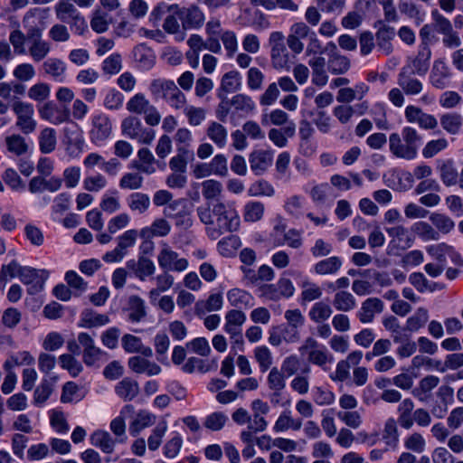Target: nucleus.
Returning <instances> with one entry per match:
<instances>
[{"label": "nucleus", "mask_w": 463, "mask_h": 463, "mask_svg": "<svg viewBox=\"0 0 463 463\" xmlns=\"http://www.w3.org/2000/svg\"><path fill=\"white\" fill-rule=\"evenodd\" d=\"M11 107L16 116L15 127L24 135L33 133L37 128L33 106L28 102L15 100Z\"/></svg>", "instance_id": "20e7f679"}, {"label": "nucleus", "mask_w": 463, "mask_h": 463, "mask_svg": "<svg viewBox=\"0 0 463 463\" xmlns=\"http://www.w3.org/2000/svg\"><path fill=\"white\" fill-rule=\"evenodd\" d=\"M47 278L48 271L45 269H36L31 267H22L19 276L20 280L24 284L30 285V288L27 289L30 295H33L41 291Z\"/></svg>", "instance_id": "1a4fd4ad"}, {"label": "nucleus", "mask_w": 463, "mask_h": 463, "mask_svg": "<svg viewBox=\"0 0 463 463\" xmlns=\"http://www.w3.org/2000/svg\"><path fill=\"white\" fill-rule=\"evenodd\" d=\"M227 299L232 307L241 308L250 306L252 298L248 292L240 288H232L228 291Z\"/></svg>", "instance_id": "864d4df0"}, {"label": "nucleus", "mask_w": 463, "mask_h": 463, "mask_svg": "<svg viewBox=\"0 0 463 463\" xmlns=\"http://www.w3.org/2000/svg\"><path fill=\"white\" fill-rule=\"evenodd\" d=\"M216 368L217 362L215 360H213L211 363H207L197 357L188 358L182 367L183 371L187 373H193L195 370H198L200 373H207Z\"/></svg>", "instance_id": "37998d69"}, {"label": "nucleus", "mask_w": 463, "mask_h": 463, "mask_svg": "<svg viewBox=\"0 0 463 463\" xmlns=\"http://www.w3.org/2000/svg\"><path fill=\"white\" fill-rule=\"evenodd\" d=\"M241 78L238 71H231L226 72L222 78L220 90L226 93L235 92L241 89Z\"/></svg>", "instance_id": "de8ad7c7"}, {"label": "nucleus", "mask_w": 463, "mask_h": 463, "mask_svg": "<svg viewBox=\"0 0 463 463\" xmlns=\"http://www.w3.org/2000/svg\"><path fill=\"white\" fill-rule=\"evenodd\" d=\"M57 18L66 24L73 23L75 25H85L84 19L80 16L77 8L69 0H60L55 5Z\"/></svg>", "instance_id": "9d476101"}, {"label": "nucleus", "mask_w": 463, "mask_h": 463, "mask_svg": "<svg viewBox=\"0 0 463 463\" xmlns=\"http://www.w3.org/2000/svg\"><path fill=\"white\" fill-rule=\"evenodd\" d=\"M91 445L99 448L103 453L111 454L115 449V445L118 441L117 439H113L111 435L102 430H95L90 438Z\"/></svg>", "instance_id": "5701e85b"}, {"label": "nucleus", "mask_w": 463, "mask_h": 463, "mask_svg": "<svg viewBox=\"0 0 463 463\" xmlns=\"http://www.w3.org/2000/svg\"><path fill=\"white\" fill-rule=\"evenodd\" d=\"M133 56L141 70L148 71L155 65L156 55L153 51L145 44L136 46L133 50Z\"/></svg>", "instance_id": "393cba45"}, {"label": "nucleus", "mask_w": 463, "mask_h": 463, "mask_svg": "<svg viewBox=\"0 0 463 463\" xmlns=\"http://www.w3.org/2000/svg\"><path fill=\"white\" fill-rule=\"evenodd\" d=\"M137 231L134 229L124 232L117 238V247L105 253L102 260L107 263L119 262L128 252V249L133 247L137 241Z\"/></svg>", "instance_id": "423d86ee"}, {"label": "nucleus", "mask_w": 463, "mask_h": 463, "mask_svg": "<svg viewBox=\"0 0 463 463\" xmlns=\"http://www.w3.org/2000/svg\"><path fill=\"white\" fill-rule=\"evenodd\" d=\"M159 267L165 271H184L188 268V260L179 258V254L173 250L165 242L162 243V249L157 255Z\"/></svg>", "instance_id": "6e6552de"}, {"label": "nucleus", "mask_w": 463, "mask_h": 463, "mask_svg": "<svg viewBox=\"0 0 463 463\" xmlns=\"http://www.w3.org/2000/svg\"><path fill=\"white\" fill-rule=\"evenodd\" d=\"M285 36L281 32H273L269 37L271 64L274 69H283L288 62V52L285 45Z\"/></svg>", "instance_id": "0eeeda50"}, {"label": "nucleus", "mask_w": 463, "mask_h": 463, "mask_svg": "<svg viewBox=\"0 0 463 463\" xmlns=\"http://www.w3.org/2000/svg\"><path fill=\"white\" fill-rule=\"evenodd\" d=\"M222 296L221 293L211 294L206 300H200L194 306V313L198 317L205 315L207 312L220 310L222 307Z\"/></svg>", "instance_id": "cd10ccee"}, {"label": "nucleus", "mask_w": 463, "mask_h": 463, "mask_svg": "<svg viewBox=\"0 0 463 463\" xmlns=\"http://www.w3.org/2000/svg\"><path fill=\"white\" fill-rule=\"evenodd\" d=\"M232 108L236 112L248 115L255 109V103L252 99L245 94H236L232 99Z\"/></svg>", "instance_id": "09e8293b"}, {"label": "nucleus", "mask_w": 463, "mask_h": 463, "mask_svg": "<svg viewBox=\"0 0 463 463\" xmlns=\"http://www.w3.org/2000/svg\"><path fill=\"white\" fill-rule=\"evenodd\" d=\"M264 204L260 202H249L244 206L243 218L246 222H255L260 221L264 214Z\"/></svg>", "instance_id": "5fc2aeb1"}, {"label": "nucleus", "mask_w": 463, "mask_h": 463, "mask_svg": "<svg viewBox=\"0 0 463 463\" xmlns=\"http://www.w3.org/2000/svg\"><path fill=\"white\" fill-rule=\"evenodd\" d=\"M428 310L424 307H419L415 314L410 317L406 322L405 331L416 332L428 322Z\"/></svg>", "instance_id": "603ef678"}, {"label": "nucleus", "mask_w": 463, "mask_h": 463, "mask_svg": "<svg viewBox=\"0 0 463 463\" xmlns=\"http://www.w3.org/2000/svg\"><path fill=\"white\" fill-rule=\"evenodd\" d=\"M6 151L17 157L25 155L29 150V145L20 134H12L5 137Z\"/></svg>", "instance_id": "bb28decb"}, {"label": "nucleus", "mask_w": 463, "mask_h": 463, "mask_svg": "<svg viewBox=\"0 0 463 463\" xmlns=\"http://www.w3.org/2000/svg\"><path fill=\"white\" fill-rule=\"evenodd\" d=\"M128 365L135 373H146L148 376L157 375L162 371L157 364L139 355L130 357Z\"/></svg>", "instance_id": "a211bd4d"}, {"label": "nucleus", "mask_w": 463, "mask_h": 463, "mask_svg": "<svg viewBox=\"0 0 463 463\" xmlns=\"http://www.w3.org/2000/svg\"><path fill=\"white\" fill-rule=\"evenodd\" d=\"M389 147L391 153L398 158L411 160L417 156L416 148L411 147L409 145L404 143L398 133H392L390 135Z\"/></svg>", "instance_id": "dca6fc26"}, {"label": "nucleus", "mask_w": 463, "mask_h": 463, "mask_svg": "<svg viewBox=\"0 0 463 463\" xmlns=\"http://www.w3.org/2000/svg\"><path fill=\"white\" fill-rule=\"evenodd\" d=\"M128 208L139 214L145 213L150 207V198L146 194L133 193L127 199Z\"/></svg>", "instance_id": "e433bc0d"}, {"label": "nucleus", "mask_w": 463, "mask_h": 463, "mask_svg": "<svg viewBox=\"0 0 463 463\" xmlns=\"http://www.w3.org/2000/svg\"><path fill=\"white\" fill-rule=\"evenodd\" d=\"M463 366V354L455 353L447 355L444 364L440 361L436 362V369L441 373H444L447 369L457 370Z\"/></svg>", "instance_id": "338daca9"}, {"label": "nucleus", "mask_w": 463, "mask_h": 463, "mask_svg": "<svg viewBox=\"0 0 463 463\" xmlns=\"http://www.w3.org/2000/svg\"><path fill=\"white\" fill-rule=\"evenodd\" d=\"M439 177L446 186H452L458 184V173L452 159L442 162L439 166Z\"/></svg>", "instance_id": "2f4dec72"}, {"label": "nucleus", "mask_w": 463, "mask_h": 463, "mask_svg": "<svg viewBox=\"0 0 463 463\" xmlns=\"http://www.w3.org/2000/svg\"><path fill=\"white\" fill-rule=\"evenodd\" d=\"M140 389L138 383L130 378L125 377L115 386L116 394L126 402H131L139 394Z\"/></svg>", "instance_id": "4be33fe9"}, {"label": "nucleus", "mask_w": 463, "mask_h": 463, "mask_svg": "<svg viewBox=\"0 0 463 463\" xmlns=\"http://www.w3.org/2000/svg\"><path fill=\"white\" fill-rule=\"evenodd\" d=\"M227 421L228 416L224 412L215 411L205 418L203 425L211 430L218 431L224 427Z\"/></svg>", "instance_id": "774afa93"}, {"label": "nucleus", "mask_w": 463, "mask_h": 463, "mask_svg": "<svg viewBox=\"0 0 463 463\" xmlns=\"http://www.w3.org/2000/svg\"><path fill=\"white\" fill-rule=\"evenodd\" d=\"M412 73L408 67H403L398 74V86L408 96H415L420 94L423 90L422 82L412 77Z\"/></svg>", "instance_id": "ddd939ff"}, {"label": "nucleus", "mask_w": 463, "mask_h": 463, "mask_svg": "<svg viewBox=\"0 0 463 463\" xmlns=\"http://www.w3.org/2000/svg\"><path fill=\"white\" fill-rule=\"evenodd\" d=\"M109 322V319L107 315L98 314L93 310L86 309L81 314L80 326L91 328L104 326Z\"/></svg>", "instance_id": "ea45409f"}, {"label": "nucleus", "mask_w": 463, "mask_h": 463, "mask_svg": "<svg viewBox=\"0 0 463 463\" xmlns=\"http://www.w3.org/2000/svg\"><path fill=\"white\" fill-rule=\"evenodd\" d=\"M296 128L292 126L280 128H271L268 133L269 139L278 147H285L288 145V138L293 137L296 134Z\"/></svg>", "instance_id": "7c9ffc66"}, {"label": "nucleus", "mask_w": 463, "mask_h": 463, "mask_svg": "<svg viewBox=\"0 0 463 463\" xmlns=\"http://www.w3.org/2000/svg\"><path fill=\"white\" fill-rule=\"evenodd\" d=\"M111 122L104 114L96 115L92 119L90 139L93 143L99 144L107 139L111 134Z\"/></svg>", "instance_id": "4468645a"}, {"label": "nucleus", "mask_w": 463, "mask_h": 463, "mask_svg": "<svg viewBox=\"0 0 463 463\" xmlns=\"http://www.w3.org/2000/svg\"><path fill=\"white\" fill-rule=\"evenodd\" d=\"M342 267V260L339 257L333 256L318 261L314 269L319 275H330L336 273Z\"/></svg>", "instance_id": "c03bdc74"}, {"label": "nucleus", "mask_w": 463, "mask_h": 463, "mask_svg": "<svg viewBox=\"0 0 463 463\" xmlns=\"http://www.w3.org/2000/svg\"><path fill=\"white\" fill-rule=\"evenodd\" d=\"M267 381L269 388L273 391L270 401L274 402V397H279L286 387L284 373L277 367H273L268 375Z\"/></svg>", "instance_id": "72a5a7b5"}, {"label": "nucleus", "mask_w": 463, "mask_h": 463, "mask_svg": "<svg viewBox=\"0 0 463 463\" xmlns=\"http://www.w3.org/2000/svg\"><path fill=\"white\" fill-rule=\"evenodd\" d=\"M53 392V384L48 379H43L33 392V404L42 406Z\"/></svg>", "instance_id": "3c124183"}, {"label": "nucleus", "mask_w": 463, "mask_h": 463, "mask_svg": "<svg viewBox=\"0 0 463 463\" xmlns=\"http://www.w3.org/2000/svg\"><path fill=\"white\" fill-rule=\"evenodd\" d=\"M56 132L52 128H43L39 136L40 151L43 154L52 152L56 147Z\"/></svg>", "instance_id": "a18cd8bd"}, {"label": "nucleus", "mask_w": 463, "mask_h": 463, "mask_svg": "<svg viewBox=\"0 0 463 463\" xmlns=\"http://www.w3.org/2000/svg\"><path fill=\"white\" fill-rule=\"evenodd\" d=\"M383 310V302L378 298H369L365 299L358 312V317L364 324L373 322L375 314H380Z\"/></svg>", "instance_id": "6ab92c4d"}, {"label": "nucleus", "mask_w": 463, "mask_h": 463, "mask_svg": "<svg viewBox=\"0 0 463 463\" xmlns=\"http://www.w3.org/2000/svg\"><path fill=\"white\" fill-rule=\"evenodd\" d=\"M126 108L129 113L144 115L145 121L148 126L155 127L160 123L159 111L144 93L138 92L132 96L127 102Z\"/></svg>", "instance_id": "f03ea898"}, {"label": "nucleus", "mask_w": 463, "mask_h": 463, "mask_svg": "<svg viewBox=\"0 0 463 463\" xmlns=\"http://www.w3.org/2000/svg\"><path fill=\"white\" fill-rule=\"evenodd\" d=\"M156 416L146 411H140L129 426V432L137 436L142 430L152 426L155 423Z\"/></svg>", "instance_id": "4c0bfd02"}, {"label": "nucleus", "mask_w": 463, "mask_h": 463, "mask_svg": "<svg viewBox=\"0 0 463 463\" xmlns=\"http://www.w3.org/2000/svg\"><path fill=\"white\" fill-rule=\"evenodd\" d=\"M412 231L423 241H438L439 239V233L425 222H415Z\"/></svg>", "instance_id": "13d9d810"}, {"label": "nucleus", "mask_w": 463, "mask_h": 463, "mask_svg": "<svg viewBox=\"0 0 463 463\" xmlns=\"http://www.w3.org/2000/svg\"><path fill=\"white\" fill-rule=\"evenodd\" d=\"M166 430L167 423L165 420L159 422L152 430V434L148 437L147 439V445L150 450L155 451L160 447L162 439L165 436Z\"/></svg>", "instance_id": "e2e57ef3"}, {"label": "nucleus", "mask_w": 463, "mask_h": 463, "mask_svg": "<svg viewBox=\"0 0 463 463\" xmlns=\"http://www.w3.org/2000/svg\"><path fill=\"white\" fill-rule=\"evenodd\" d=\"M394 28L386 25L381 27L376 33L377 46L386 55L392 51L391 40L394 37Z\"/></svg>", "instance_id": "58836bf2"}, {"label": "nucleus", "mask_w": 463, "mask_h": 463, "mask_svg": "<svg viewBox=\"0 0 463 463\" xmlns=\"http://www.w3.org/2000/svg\"><path fill=\"white\" fill-rule=\"evenodd\" d=\"M332 308L329 305L320 301L317 302L309 310V317L316 323H322L332 315Z\"/></svg>", "instance_id": "6e6d98bb"}, {"label": "nucleus", "mask_w": 463, "mask_h": 463, "mask_svg": "<svg viewBox=\"0 0 463 463\" xmlns=\"http://www.w3.org/2000/svg\"><path fill=\"white\" fill-rule=\"evenodd\" d=\"M388 235L392 239V242H396L402 249L411 248L413 244V238L409 231L402 225H396L386 228Z\"/></svg>", "instance_id": "c756f323"}, {"label": "nucleus", "mask_w": 463, "mask_h": 463, "mask_svg": "<svg viewBox=\"0 0 463 463\" xmlns=\"http://www.w3.org/2000/svg\"><path fill=\"white\" fill-rule=\"evenodd\" d=\"M43 68L44 72L52 76L54 80L58 81L63 80L66 65L61 60L50 58L43 62Z\"/></svg>", "instance_id": "79ce46f5"}, {"label": "nucleus", "mask_w": 463, "mask_h": 463, "mask_svg": "<svg viewBox=\"0 0 463 463\" xmlns=\"http://www.w3.org/2000/svg\"><path fill=\"white\" fill-rule=\"evenodd\" d=\"M442 128L449 134H458L462 126V118L456 113H448L440 118Z\"/></svg>", "instance_id": "4d7b16f0"}, {"label": "nucleus", "mask_w": 463, "mask_h": 463, "mask_svg": "<svg viewBox=\"0 0 463 463\" xmlns=\"http://www.w3.org/2000/svg\"><path fill=\"white\" fill-rule=\"evenodd\" d=\"M404 115L408 122L416 123L424 129H434L438 126L434 116L423 112L421 109L413 105L406 107Z\"/></svg>", "instance_id": "9b49d317"}, {"label": "nucleus", "mask_w": 463, "mask_h": 463, "mask_svg": "<svg viewBox=\"0 0 463 463\" xmlns=\"http://www.w3.org/2000/svg\"><path fill=\"white\" fill-rule=\"evenodd\" d=\"M128 318L132 322H140L146 317L145 301L137 295H132L128 298Z\"/></svg>", "instance_id": "f704fd0d"}, {"label": "nucleus", "mask_w": 463, "mask_h": 463, "mask_svg": "<svg viewBox=\"0 0 463 463\" xmlns=\"http://www.w3.org/2000/svg\"><path fill=\"white\" fill-rule=\"evenodd\" d=\"M383 439L385 441V444L390 448L395 449L397 447L399 441V432L397 423L394 419L390 418L385 421Z\"/></svg>", "instance_id": "8fccbe9b"}, {"label": "nucleus", "mask_w": 463, "mask_h": 463, "mask_svg": "<svg viewBox=\"0 0 463 463\" xmlns=\"http://www.w3.org/2000/svg\"><path fill=\"white\" fill-rule=\"evenodd\" d=\"M269 118V123L278 126V127H288L289 125L296 127L294 121L289 119V116L287 112L280 109H276L270 111L269 114H265L262 116L261 122L262 124H266L267 119Z\"/></svg>", "instance_id": "49530a36"}, {"label": "nucleus", "mask_w": 463, "mask_h": 463, "mask_svg": "<svg viewBox=\"0 0 463 463\" xmlns=\"http://www.w3.org/2000/svg\"><path fill=\"white\" fill-rule=\"evenodd\" d=\"M449 77L450 71L447 64L441 60L435 61L430 76L432 86L439 90L445 89Z\"/></svg>", "instance_id": "412c9836"}, {"label": "nucleus", "mask_w": 463, "mask_h": 463, "mask_svg": "<svg viewBox=\"0 0 463 463\" xmlns=\"http://www.w3.org/2000/svg\"><path fill=\"white\" fill-rule=\"evenodd\" d=\"M134 413V406L131 404L125 405L120 411V415L116 417L110 422L111 431L118 437L117 439L119 443H124L127 439L126 436V424L124 417L126 415Z\"/></svg>", "instance_id": "a878e982"}, {"label": "nucleus", "mask_w": 463, "mask_h": 463, "mask_svg": "<svg viewBox=\"0 0 463 463\" xmlns=\"http://www.w3.org/2000/svg\"><path fill=\"white\" fill-rule=\"evenodd\" d=\"M351 66L350 60L342 54L329 55L327 61V68L329 72L334 75H341L346 73Z\"/></svg>", "instance_id": "a19ab883"}, {"label": "nucleus", "mask_w": 463, "mask_h": 463, "mask_svg": "<svg viewBox=\"0 0 463 463\" xmlns=\"http://www.w3.org/2000/svg\"><path fill=\"white\" fill-rule=\"evenodd\" d=\"M168 10L169 12L175 10L184 30L198 29L204 23V14L197 5L180 8L177 5H169Z\"/></svg>", "instance_id": "39448f33"}, {"label": "nucleus", "mask_w": 463, "mask_h": 463, "mask_svg": "<svg viewBox=\"0 0 463 463\" xmlns=\"http://www.w3.org/2000/svg\"><path fill=\"white\" fill-rule=\"evenodd\" d=\"M151 95L156 99H167L168 97L179 90L174 80L165 79H154L148 87Z\"/></svg>", "instance_id": "aec40b11"}, {"label": "nucleus", "mask_w": 463, "mask_h": 463, "mask_svg": "<svg viewBox=\"0 0 463 463\" xmlns=\"http://www.w3.org/2000/svg\"><path fill=\"white\" fill-rule=\"evenodd\" d=\"M121 131L123 136L145 145L151 144L156 136L153 129L144 127L140 118L135 116H128L122 120Z\"/></svg>", "instance_id": "7ed1b4c3"}, {"label": "nucleus", "mask_w": 463, "mask_h": 463, "mask_svg": "<svg viewBox=\"0 0 463 463\" xmlns=\"http://www.w3.org/2000/svg\"><path fill=\"white\" fill-rule=\"evenodd\" d=\"M59 361L61 366L67 370L72 377L78 376L83 369L81 364L71 354H61Z\"/></svg>", "instance_id": "0e129e2a"}, {"label": "nucleus", "mask_w": 463, "mask_h": 463, "mask_svg": "<svg viewBox=\"0 0 463 463\" xmlns=\"http://www.w3.org/2000/svg\"><path fill=\"white\" fill-rule=\"evenodd\" d=\"M40 117L52 124L59 125L69 120L70 111L66 108H59L52 101L44 103L38 109Z\"/></svg>", "instance_id": "f8f14e48"}, {"label": "nucleus", "mask_w": 463, "mask_h": 463, "mask_svg": "<svg viewBox=\"0 0 463 463\" xmlns=\"http://www.w3.org/2000/svg\"><path fill=\"white\" fill-rule=\"evenodd\" d=\"M333 306L337 311L349 312L356 307V299L350 292L340 290L334 296Z\"/></svg>", "instance_id": "c9c22d12"}, {"label": "nucleus", "mask_w": 463, "mask_h": 463, "mask_svg": "<svg viewBox=\"0 0 463 463\" xmlns=\"http://www.w3.org/2000/svg\"><path fill=\"white\" fill-rule=\"evenodd\" d=\"M307 360L309 363L321 367L324 371H327V363L333 362V356L328 354L326 346H321L317 351L309 353Z\"/></svg>", "instance_id": "bf43d9fd"}, {"label": "nucleus", "mask_w": 463, "mask_h": 463, "mask_svg": "<svg viewBox=\"0 0 463 463\" xmlns=\"http://www.w3.org/2000/svg\"><path fill=\"white\" fill-rule=\"evenodd\" d=\"M171 231L170 223L164 218L156 219L148 227L140 231V237L145 240H150L153 237H165Z\"/></svg>", "instance_id": "b1692460"}, {"label": "nucleus", "mask_w": 463, "mask_h": 463, "mask_svg": "<svg viewBox=\"0 0 463 463\" xmlns=\"http://www.w3.org/2000/svg\"><path fill=\"white\" fill-rule=\"evenodd\" d=\"M431 57V51L430 46L420 45L418 53L415 58L411 61L407 66L412 74L424 76L430 68V60Z\"/></svg>", "instance_id": "f3484780"}, {"label": "nucleus", "mask_w": 463, "mask_h": 463, "mask_svg": "<svg viewBox=\"0 0 463 463\" xmlns=\"http://www.w3.org/2000/svg\"><path fill=\"white\" fill-rule=\"evenodd\" d=\"M395 344H399L396 354L400 358H407L411 356L417 350V344L411 340V335L406 332L400 335H396L393 339Z\"/></svg>", "instance_id": "473e14b6"}, {"label": "nucleus", "mask_w": 463, "mask_h": 463, "mask_svg": "<svg viewBox=\"0 0 463 463\" xmlns=\"http://www.w3.org/2000/svg\"><path fill=\"white\" fill-rule=\"evenodd\" d=\"M143 181L144 178L140 173H126L119 180V187L121 189L137 190L142 187Z\"/></svg>", "instance_id": "052dcab7"}, {"label": "nucleus", "mask_w": 463, "mask_h": 463, "mask_svg": "<svg viewBox=\"0 0 463 463\" xmlns=\"http://www.w3.org/2000/svg\"><path fill=\"white\" fill-rule=\"evenodd\" d=\"M104 74L114 75L118 73L122 69V57L119 53H112L107 57L101 65Z\"/></svg>", "instance_id": "680f3d73"}, {"label": "nucleus", "mask_w": 463, "mask_h": 463, "mask_svg": "<svg viewBox=\"0 0 463 463\" xmlns=\"http://www.w3.org/2000/svg\"><path fill=\"white\" fill-rule=\"evenodd\" d=\"M206 136L219 148H222L227 144L228 131L224 126L216 121L209 123L206 128Z\"/></svg>", "instance_id": "c85d7f7f"}, {"label": "nucleus", "mask_w": 463, "mask_h": 463, "mask_svg": "<svg viewBox=\"0 0 463 463\" xmlns=\"http://www.w3.org/2000/svg\"><path fill=\"white\" fill-rule=\"evenodd\" d=\"M200 221L206 225V233L211 240L219 239L223 233L237 231L240 218L237 212L223 203L213 204V209L207 203L196 209Z\"/></svg>", "instance_id": "f257e3e1"}, {"label": "nucleus", "mask_w": 463, "mask_h": 463, "mask_svg": "<svg viewBox=\"0 0 463 463\" xmlns=\"http://www.w3.org/2000/svg\"><path fill=\"white\" fill-rule=\"evenodd\" d=\"M222 185L219 181L209 179L202 183V193L206 200H213L220 197Z\"/></svg>", "instance_id": "69168bd1"}, {"label": "nucleus", "mask_w": 463, "mask_h": 463, "mask_svg": "<svg viewBox=\"0 0 463 463\" xmlns=\"http://www.w3.org/2000/svg\"><path fill=\"white\" fill-rule=\"evenodd\" d=\"M273 162V153L269 150H254L249 156L251 171L260 175L264 174Z\"/></svg>", "instance_id": "2eb2a0df"}]
</instances>
